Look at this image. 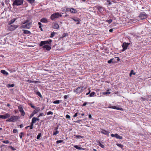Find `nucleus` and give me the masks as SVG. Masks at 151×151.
<instances>
[{
    "mask_svg": "<svg viewBox=\"0 0 151 151\" xmlns=\"http://www.w3.org/2000/svg\"><path fill=\"white\" fill-rule=\"evenodd\" d=\"M36 114V112H35V111L33 112L31 114L29 118V119L31 118L32 117L34 116V114Z\"/></svg>",
    "mask_w": 151,
    "mask_h": 151,
    "instance_id": "473e14b6",
    "label": "nucleus"
},
{
    "mask_svg": "<svg viewBox=\"0 0 151 151\" xmlns=\"http://www.w3.org/2000/svg\"><path fill=\"white\" fill-rule=\"evenodd\" d=\"M52 42V40L49 39L48 40L42 41L39 44V45L40 47H42L44 45H51V42Z\"/></svg>",
    "mask_w": 151,
    "mask_h": 151,
    "instance_id": "20e7f679",
    "label": "nucleus"
},
{
    "mask_svg": "<svg viewBox=\"0 0 151 151\" xmlns=\"http://www.w3.org/2000/svg\"><path fill=\"white\" fill-rule=\"evenodd\" d=\"M111 136L112 137H115L117 139H122L123 137L122 136L119 135L118 134L116 133L115 134H111Z\"/></svg>",
    "mask_w": 151,
    "mask_h": 151,
    "instance_id": "9d476101",
    "label": "nucleus"
},
{
    "mask_svg": "<svg viewBox=\"0 0 151 151\" xmlns=\"http://www.w3.org/2000/svg\"><path fill=\"white\" fill-rule=\"evenodd\" d=\"M132 74H133L134 75H135V73L134 72V71L133 70H132L130 72V73L129 74V76H131V75Z\"/></svg>",
    "mask_w": 151,
    "mask_h": 151,
    "instance_id": "79ce46f5",
    "label": "nucleus"
},
{
    "mask_svg": "<svg viewBox=\"0 0 151 151\" xmlns=\"http://www.w3.org/2000/svg\"><path fill=\"white\" fill-rule=\"evenodd\" d=\"M102 131H101V133L102 134H104L105 135H109V132H108L105 130L101 129Z\"/></svg>",
    "mask_w": 151,
    "mask_h": 151,
    "instance_id": "f3484780",
    "label": "nucleus"
},
{
    "mask_svg": "<svg viewBox=\"0 0 151 151\" xmlns=\"http://www.w3.org/2000/svg\"><path fill=\"white\" fill-rule=\"evenodd\" d=\"M112 20L111 19H110L109 20H106V22H108L109 24H110L112 22Z\"/></svg>",
    "mask_w": 151,
    "mask_h": 151,
    "instance_id": "a19ab883",
    "label": "nucleus"
},
{
    "mask_svg": "<svg viewBox=\"0 0 151 151\" xmlns=\"http://www.w3.org/2000/svg\"><path fill=\"white\" fill-rule=\"evenodd\" d=\"M22 25L21 26V28H24L29 29L30 28V25L32 24V21L31 19H27L23 22L22 23Z\"/></svg>",
    "mask_w": 151,
    "mask_h": 151,
    "instance_id": "f257e3e1",
    "label": "nucleus"
},
{
    "mask_svg": "<svg viewBox=\"0 0 151 151\" xmlns=\"http://www.w3.org/2000/svg\"><path fill=\"white\" fill-rule=\"evenodd\" d=\"M17 19V18H14L12 19L9 22V24L11 25Z\"/></svg>",
    "mask_w": 151,
    "mask_h": 151,
    "instance_id": "4be33fe9",
    "label": "nucleus"
},
{
    "mask_svg": "<svg viewBox=\"0 0 151 151\" xmlns=\"http://www.w3.org/2000/svg\"><path fill=\"white\" fill-rule=\"evenodd\" d=\"M35 109V110H34L33 112H36V114H37V112L39 111L40 110V109L39 107H37Z\"/></svg>",
    "mask_w": 151,
    "mask_h": 151,
    "instance_id": "cd10ccee",
    "label": "nucleus"
},
{
    "mask_svg": "<svg viewBox=\"0 0 151 151\" xmlns=\"http://www.w3.org/2000/svg\"><path fill=\"white\" fill-rule=\"evenodd\" d=\"M56 33H57L55 32H51V35L50 36V37L51 38L55 36V35Z\"/></svg>",
    "mask_w": 151,
    "mask_h": 151,
    "instance_id": "2f4dec72",
    "label": "nucleus"
},
{
    "mask_svg": "<svg viewBox=\"0 0 151 151\" xmlns=\"http://www.w3.org/2000/svg\"><path fill=\"white\" fill-rule=\"evenodd\" d=\"M59 131L58 130H55V132H54L53 133V135H55L59 133Z\"/></svg>",
    "mask_w": 151,
    "mask_h": 151,
    "instance_id": "4c0bfd02",
    "label": "nucleus"
},
{
    "mask_svg": "<svg viewBox=\"0 0 151 151\" xmlns=\"http://www.w3.org/2000/svg\"><path fill=\"white\" fill-rule=\"evenodd\" d=\"M74 136L76 137V138L78 139L83 138L84 137L83 136H81L78 135H74Z\"/></svg>",
    "mask_w": 151,
    "mask_h": 151,
    "instance_id": "c85d7f7f",
    "label": "nucleus"
},
{
    "mask_svg": "<svg viewBox=\"0 0 151 151\" xmlns=\"http://www.w3.org/2000/svg\"><path fill=\"white\" fill-rule=\"evenodd\" d=\"M36 94V95H37L38 96H39L41 98H42V97L41 94L40 93L39 91H37Z\"/></svg>",
    "mask_w": 151,
    "mask_h": 151,
    "instance_id": "7c9ffc66",
    "label": "nucleus"
},
{
    "mask_svg": "<svg viewBox=\"0 0 151 151\" xmlns=\"http://www.w3.org/2000/svg\"><path fill=\"white\" fill-rule=\"evenodd\" d=\"M18 27V25H12L10 26L9 27V29L11 31H12L16 29Z\"/></svg>",
    "mask_w": 151,
    "mask_h": 151,
    "instance_id": "1a4fd4ad",
    "label": "nucleus"
},
{
    "mask_svg": "<svg viewBox=\"0 0 151 151\" xmlns=\"http://www.w3.org/2000/svg\"><path fill=\"white\" fill-rule=\"evenodd\" d=\"M60 101L59 100H56L53 102V103L54 104H59L60 103Z\"/></svg>",
    "mask_w": 151,
    "mask_h": 151,
    "instance_id": "c03bdc74",
    "label": "nucleus"
},
{
    "mask_svg": "<svg viewBox=\"0 0 151 151\" xmlns=\"http://www.w3.org/2000/svg\"><path fill=\"white\" fill-rule=\"evenodd\" d=\"M73 146H74V147L76 149H78V150H87L86 148H82L81 147H79L77 145H74Z\"/></svg>",
    "mask_w": 151,
    "mask_h": 151,
    "instance_id": "a211bd4d",
    "label": "nucleus"
},
{
    "mask_svg": "<svg viewBox=\"0 0 151 151\" xmlns=\"http://www.w3.org/2000/svg\"><path fill=\"white\" fill-rule=\"evenodd\" d=\"M82 122V120H79L77 121H75V122L76 123H78L79 124H81V122Z\"/></svg>",
    "mask_w": 151,
    "mask_h": 151,
    "instance_id": "bf43d9fd",
    "label": "nucleus"
},
{
    "mask_svg": "<svg viewBox=\"0 0 151 151\" xmlns=\"http://www.w3.org/2000/svg\"><path fill=\"white\" fill-rule=\"evenodd\" d=\"M40 21L42 23H47L48 22V21L47 19L45 18H42L40 20Z\"/></svg>",
    "mask_w": 151,
    "mask_h": 151,
    "instance_id": "6ab92c4d",
    "label": "nucleus"
},
{
    "mask_svg": "<svg viewBox=\"0 0 151 151\" xmlns=\"http://www.w3.org/2000/svg\"><path fill=\"white\" fill-rule=\"evenodd\" d=\"M45 116V115L43 114V113H41L40 114L38 115V117H40L41 116Z\"/></svg>",
    "mask_w": 151,
    "mask_h": 151,
    "instance_id": "052dcab7",
    "label": "nucleus"
},
{
    "mask_svg": "<svg viewBox=\"0 0 151 151\" xmlns=\"http://www.w3.org/2000/svg\"><path fill=\"white\" fill-rule=\"evenodd\" d=\"M129 44L130 43H123V44L122 45V47H123L122 51H124L126 50L127 49L128 46L129 45Z\"/></svg>",
    "mask_w": 151,
    "mask_h": 151,
    "instance_id": "6e6552de",
    "label": "nucleus"
},
{
    "mask_svg": "<svg viewBox=\"0 0 151 151\" xmlns=\"http://www.w3.org/2000/svg\"><path fill=\"white\" fill-rule=\"evenodd\" d=\"M53 114V113L51 111H49L47 113V115H50V114L51 115H52Z\"/></svg>",
    "mask_w": 151,
    "mask_h": 151,
    "instance_id": "603ef678",
    "label": "nucleus"
},
{
    "mask_svg": "<svg viewBox=\"0 0 151 151\" xmlns=\"http://www.w3.org/2000/svg\"><path fill=\"white\" fill-rule=\"evenodd\" d=\"M2 142L3 143H5V144H8L9 142V141L7 140L3 141Z\"/></svg>",
    "mask_w": 151,
    "mask_h": 151,
    "instance_id": "4d7b16f0",
    "label": "nucleus"
},
{
    "mask_svg": "<svg viewBox=\"0 0 151 151\" xmlns=\"http://www.w3.org/2000/svg\"><path fill=\"white\" fill-rule=\"evenodd\" d=\"M114 60V58L111 59L110 60L108 61V63L109 64L112 63V60Z\"/></svg>",
    "mask_w": 151,
    "mask_h": 151,
    "instance_id": "de8ad7c7",
    "label": "nucleus"
},
{
    "mask_svg": "<svg viewBox=\"0 0 151 151\" xmlns=\"http://www.w3.org/2000/svg\"><path fill=\"white\" fill-rule=\"evenodd\" d=\"M65 117H66V119H70V115H68V114H67V115H66V116Z\"/></svg>",
    "mask_w": 151,
    "mask_h": 151,
    "instance_id": "13d9d810",
    "label": "nucleus"
},
{
    "mask_svg": "<svg viewBox=\"0 0 151 151\" xmlns=\"http://www.w3.org/2000/svg\"><path fill=\"white\" fill-rule=\"evenodd\" d=\"M29 3L32 4L35 2V0H27Z\"/></svg>",
    "mask_w": 151,
    "mask_h": 151,
    "instance_id": "ea45409f",
    "label": "nucleus"
},
{
    "mask_svg": "<svg viewBox=\"0 0 151 151\" xmlns=\"http://www.w3.org/2000/svg\"><path fill=\"white\" fill-rule=\"evenodd\" d=\"M19 112L21 113V115L22 116H24L25 114V112L23 110L22 107L21 106L19 105Z\"/></svg>",
    "mask_w": 151,
    "mask_h": 151,
    "instance_id": "ddd939ff",
    "label": "nucleus"
},
{
    "mask_svg": "<svg viewBox=\"0 0 151 151\" xmlns=\"http://www.w3.org/2000/svg\"><path fill=\"white\" fill-rule=\"evenodd\" d=\"M62 16V15L58 12L54 13L52 14L50 17L51 20L53 21L55 19L59 18Z\"/></svg>",
    "mask_w": 151,
    "mask_h": 151,
    "instance_id": "7ed1b4c3",
    "label": "nucleus"
},
{
    "mask_svg": "<svg viewBox=\"0 0 151 151\" xmlns=\"http://www.w3.org/2000/svg\"><path fill=\"white\" fill-rule=\"evenodd\" d=\"M108 108H112V109H118L117 107H116L115 106H109L108 107Z\"/></svg>",
    "mask_w": 151,
    "mask_h": 151,
    "instance_id": "f704fd0d",
    "label": "nucleus"
},
{
    "mask_svg": "<svg viewBox=\"0 0 151 151\" xmlns=\"http://www.w3.org/2000/svg\"><path fill=\"white\" fill-rule=\"evenodd\" d=\"M29 106L32 108L34 109H35L36 107H35V106H33L32 104L31 103H30L29 104Z\"/></svg>",
    "mask_w": 151,
    "mask_h": 151,
    "instance_id": "09e8293b",
    "label": "nucleus"
},
{
    "mask_svg": "<svg viewBox=\"0 0 151 151\" xmlns=\"http://www.w3.org/2000/svg\"><path fill=\"white\" fill-rule=\"evenodd\" d=\"M105 1H106V2L105 3L106 5H107L109 6L110 5L112 4V3L111 2V1L109 0H104Z\"/></svg>",
    "mask_w": 151,
    "mask_h": 151,
    "instance_id": "5701e85b",
    "label": "nucleus"
},
{
    "mask_svg": "<svg viewBox=\"0 0 151 151\" xmlns=\"http://www.w3.org/2000/svg\"><path fill=\"white\" fill-rule=\"evenodd\" d=\"M87 104V103L86 102H85L83 104L82 106H85Z\"/></svg>",
    "mask_w": 151,
    "mask_h": 151,
    "instance_id": "338daca9",
    "label": "nucleus"
},
{
    "mask_svg": "<svg viewBox=\"0 0 151 151\" xmlns=\"http://www.w3.org/2000/svg\"><path fill=\"white\" fill-rule=\"evenodd\" d=\"M23 134H24L23 133V132L21 133L20 135H19V137L21 139L22 138V135Z\"/></svg>",
    "mask_w": 151,
    "mask_h": 151,
    "instance_id": "69168bd1",
    "label": "nucleus"
},
{
    "mask_svg": "<svg viewBox=\"0 0 151 151\" xmlns=\"http://www.w3.org/2000/svg\"><path fill=\"white\" fill-rule=\"evenodd\" d=\"M22 31H23V33L25 34L30 35L31 32L27 30L22 29Z\"/></svg>",
    "mask_w": 151,
    "mask_h": 151,
    "instance_id": "aec40b11",
    "label": "nucleus"
},
{
    "mask_svg": "<svg viewBox=\"0 0 151 151\" xmlns=\"http://www.w3.org/2000/svg\"><path fill=\"white\" fill-rule=\"evenodd\" d=\"M40 81H33V83H40Z\"/></svg>",
    "mask_w": 151,
    "mask_h": 151,
    "instance_id": "864d4df0",
    "label": "nucleus"
},
{
    "mask_svg": "<svg viewBox=\"0 0 151 151\" xmlns=\"http://www.w3.org/2000/svg\"><path fill=\"white\" fill-rule=\"evenodd\" d=\"M97 142L98 143V145L102 148H104V145L102 144L99 141H97Z\"/></svg>",
    "mask_w": 151,
    "mask_h": 151,
    "instance_id": "a878e982",
    "label": "nucleus"
},
{
    "mask_svg": "<svg viewBox=\"0 0 151 151\" xmlns=\"http://www.w3.org/2000/svg\"><path fill=\"white\" fill-rule=\"evenodd\" d=\"M147 17V15L144 12H140L139 16V17L140 18L141 20H143L146 19Z\"/></svg>",
    "mask_w": 151,
    "mask_h": 151,
    "instance_id": "423d86ee",
    "label": "nucleus"
},
{
    "mask_svg": "<svg viewBox=\"0 0 151 151\" xmlns=\"http://www.w3.org/2000/svg\"><path fill=\"white\" fill-rule=\"evenodd\" d=\"M68 33H64L62 35V38H63L67 36H68Z\"/></svg>",
    "mask_w": 151,
    "mask_h": 151,
    "instance_id": "72a5a7b5",
    "label": "nucleus"
},
{
    "mask_svg": "<svg viewBox=\"0 0 151 151\" xmlns=\"http://www.w3.org/2000/svg\"><path fill=\"white\" fill-rule=\"evenodd\" d=\"M13 6V10L14 12L18 13L19 9L17 7L19 6V0H14L12 4Z\"/></svg>",
    "mask_w": 151,
    "mask_h": 151,
    "instance_id": "f03ea898",
    "label": "nucleus"
},
{
    "mask_svg": "<svg viewBox=\"0 0 151 151\" xmlns=\"http://www.w3.org/2000/svg\"><path fill=\"white\" fill-rule=\"evenodd\" d=\"M18 131L17 129H14L13 130V132L14 133H17Z\"/></svg>",
    "mask_w": 151,
    "mask_h": 151,
    "instance_id": "6e6d98bb",
    "label": "nucleus"
},
{
    "mask_svg": "<svg viewBox=\"0 0 151 151\" xmlns=\"http://www.w3.org/2000/svg\"><path fill=\"white\" fill-rule=\"evenodd\" d=\"M72 19H73L75 22H76V24H80V22L81 21L80 19L79 18L76 17V18H71Z\"/></svg>",
    "mask_w": 151,
    "mask_h": 151,
    "instance_id": "f8f14e48",
    "label": "nucleus"
},
{
    "mask_svg": "<svg viewBox=\"0 0 151 151\" xmlns=\"http://www.w3.org/2000/svg\"><path fill=\"white\" fill-rule=\"evenodd\" d=\"M14 86V84L13 83L12 84H8L6 85V87L8 88H10L12 87H13Z\"/></svg>",
    "mask_w": 151,
    "mask_h": 151,
    "instance_id": "bb28decb",
    "label": "nucleus"
},
{
    "mask_svg": "<svg viewBox=\"0 0 151 151\" xmlns=\"http://www.w3.org/2000/svg\"><path fill=\"white\" fill-rule=\"evenodd\" d=\"M116 145L118 146L119 147L121 148L123 150V147H124V146L123 145H122L121 144H119V143H116Z\"/></svg>",
    "mask_w": 151,
    "mask_h": 151,
    "instance_id": "c756f323",
    "label": "nucleus"
},
{
    "mask_svg": "<svg viewBox=\"0 0 151 151\" xmlns=\"http://www.w3.org/2000/svg\"><path fill=\"white\" fill-rule=\"evenodd\" d=\"M70 8H66L65 9H64L65 12H70Z\"/></svg>",
    "mask_w": 151,
    "mask_h": 151,
    "instance_id": "8fccbe9b",
    "label": "nucleus"
},
{
    "mask_svg": "<svg viewBox=\"0 0 151 151\" xmlns=\"http://www.w3.org/2000/svg\"><path fill=\"white\" fill-rule=\"evenodd\" d=\"M10 117V114H8L6 113L4 115H2V119H6L7 118H9Z\"/></svg>",
    "mask_w": 151,
    "mask_h": 151,
    "instance_id": "4468645a",
    "label": "nucleus"
},
{
    "mask_svg": "<svg viewBox=\"0 0 151 151\" xmlns=\"http://www.w3.org/2000/svg\"><path fill=\"white\" fill-rule=\"evenodd\" d=\"M11 117L12 118V122H13L16 121L18 119L17 116H12Z\"/></svg>",
    "mask_w": 151,
    "mask_h": 151,
    "instance_id": "2eb2a0df",
    "label": "nucleus"
},
{
    "mask_svg": "<svg viewBox=\"0 0 151 151\" xmlns=\"http://www.w3.org/2000/svg\"><path fill=\"white\" fill-rule=\"evenodd\" d=\"M6 122H12V118L11 117H10L9 118H8L6 120Z\"/></svg>",
    "mask_w": 151,
    "mask_h": 151,
    "instance_id": "5fc2aeb1",
    "label": "nucleus"
},
{
    "mask_svg": "<svg viewBox=\"0 0 151 151\" xmlns=\"http://www.w3.org/2000/svg\"><path fill=\"white\" fill-rule=\"evenodd\" d=\"M84 88V87H78L76 90H74V91L77 93H80L83 91V89Z\"/></svg>",
    "mask_w": 151,
    "mask_h": 151,
    "instance_id": "0eeeda50",
    "label": "nucleus"
},
{
    "mask_svg": "<svg viewBox=\"0 0 151 151\" xmlns=\"http://www.w3.org/2000/svg\"><path fill=\"white\" fill-rule=\"evenodd\" d=\"M70 12L72 13H76L77 12V11L75 9L73 8H70Z\"/></svg>",
    "mask_w": 151,
    "mask_h": 151,
    "instance_id": "b1692460",
    "label": "nucleus"
},
{
    "mask_svg": "<svg viewBox=\"0 0 151 151\" xmlns=\"http://www.w3.org/2000/svg\"><path fill=\"white\" fill-rule=\"evenodd\" d=\"M95 93L94 92H92L90 94L89 96L90 97H91L93 96L95 94Z\"/></svg>",
    "mask_w": 151,
    "mask_h": 151,
    "instance_id": "a18cd8bd",
    "label": "nucleus"
},
{
    "mask_svg": "<svg viewBox=\"0 0 151 151\" xmlns=\"http://www.w3.org/2000/svg\"><path fill=\"white\" fill-rule=\"evenodd\" d=\"M34 124V123L32 122L30 124V125L28 126V127H30V129H32Z\"/></svg>",
    "mask_w": 151,
    "mask_h": 151,
    "instance_id": "c9c22d12",
    "label": "nucleus"
},
{
    "mask_svg": "<svg viewBox=\"0 0 151 151\" xmlns=\"http://www.w3.org/2000/svg\"><path fill=\"white\" fill-rule=\"evenodd\" d=\"M36 117H34L32 118V122L34 123H35L36 122Z\"/></svg>",
    "mask_w": 151,
    "mask_h": 151,
    "instance_id": "37998d69",
    "label": "nucleus"
},
{
    "mask_svg": "<svg viewBox=\"0 0 151 151\" xmlns=\"http://www.w3.org/2000/svg\"><path fill=\"white\" fill-rule=\"evenodd\" d=\"M78 114L79 115H80V114L79 113V114H78V113H76L73 116V117H76V116H77V114Z\"/></svg>",
    "mask_w": 151,
    "mask_h": 151,
    "instance_id": "680f3d73",
    "label": "nucleus"
},
{
    "mask_svg": "<svg viewBox=\"0 0 151 151\" xmlns=\"http://www.w3.org/2000/svg\"><path fill=\"white\" fill-rule=\"evenodd\" d=\"M42 47L43 50H46L47 51L50 50L51 48L50 46L47 45H44Z\"/></svg>",
    "mask_w": 151,
    "mask_h": 151,
    "instance_id": "9b49d317",
    "label": "nucleus"
},
{
    "mask_svg": "<svg viewBox=\"0 0 151 151\" xmlns=\"http://www.w3.org/2000/svg\"><path fill=\"white\" fill-rule=\"evenodd\" d=\"M1 73L3 74L5 76H7L8 75V73L4 70H1Z\"/></svg>",
    "mask_w": 151,
    "mask_h": 151,
    "instance_id": "412c9836",
    "label": "nucleus"
},
{
    "mask_svg": "<svg viewBox=\"0 0 151 151\" xmlns=\"http://www.w3.org/2000/svg\"><path fill=\"white\" fill-rule=\"evenodd\" d=\"M8 147L9 148L11 149L12 150V151H14L16 150V149L11 146H9Z\"/></svg>",
    "mask_w": 151,
    "mask_h": 151,
    "instance_id": "e433bc0d",
    "label": "nucleus"
},
{
    "mask_svg": "<svg viewBox=\"0 0 151 151\" xmlns=\"http://www.w3.org/2000/svg\"><path fill=\"white\" fill-rule=\"evenodd\" d=\"M110 90H111L110 89H108L106 91L104 92H103L102 93H103V94L104 95H108L111 92H109V91H110Z\"/></svg>",
    "mask_w": 151,
    "mask_h": 151,
    "instance_id": "393cba45",
    "label": "nucleus"
},
{
    "mask_svg": "<svg viewBox=\"0 0 151 151\" xmlns=\"http://www.w3.org/2000/svg\"><path fill=\"white\" fill-rule=\"evenodd\" d=\"M68 97V95H65L64 96V98L65 99H66Z\"/></svg>",
    "mask_w": 151,
    "mask_h": 151,
    "instance_id": "774afa93",
    "label": "nucleus"
},
{
    "mask_svg": "<svg viewBox=\"0 0 151 151\" xmlns=\"http://www.w3.org/2000/svg\"><path fill=\"white\" fill-rule=\"evenodd\" d=\"M59 26L58 24L54 23L52 26V27L53 29H58L59 28Z\"/></svg>",
    "mask_w": 151,
    "mask_h": 151,
    "instance_id": "dca6fc26",
    "label": "nucleus"
},
{
    "mask_svg": "<svg viewBox=\"0 0 151 151\" xmlns=\"http://www.w3.org/2000/svg\"><path fill=\"white\" fill-rule=\"evenodd\" d=\"M23 2L25 3H26L23 0H19V6L23 4Z\"/></svg>",
    "mask_w": 151,
    "mask_h": 151,
    "instance_id": "49530a36",
    "label": "nucleus"
},
{
    "mask_svg": "<svg viewBox=\"0 0 151 151\" xmlns=\"http://www.w3.org/2000/svg\"><path fill=\"white\" fill-rule=\"evenodd\" d=\"M41 133H39L37 137V139H40V137L41 136Z\"/></svg>",
    "mask_w": 151,
    "mask_h": 151,
    "instance_id": "58836bf2",
    "label": "nucleus"
},
{
    "mask_svg": "<svg viewBox=\"0 0 151 151\" xmlns=\"http://www.w3.org/2000/svg\"><path fill=\"white\" fill-rule=\"evenodd\" d=\"M27 82H29V83H33V81L30 80H28L27 81Z\"/></svg>",
    "mask_w": 151,
    "mask_h": 151,
    "instance_id": "0e129e2a",
    "label": "nucleus"
},
{
    "mask_svg": "<svg viewBox=\"0 0 151 151\" xmlns=\"http://www.w3.org/2000/svg\"><path fill=\"white\" fill-rule=\"evenodd\" d=\"M63 142V140H57L56 141V143L57 144H59L60 143Z\"/></svg>",
    "mask_w": 151,
    "mask_h": 151,
    "instance_id": "3c124183",
    "label": "nucleus"
},
{
    "mask_svg": "<svg viewBox=\"0 0 151 151\" xmlns=\"http://www.w3.org/2000/svg\"><path fill=\"white\" fill-rule=\"evenodd\" d=\"M94 7L96 8V9L98 10V11L101 14H102L103 13L104 10V9H105V8L102 6H99L98 5L95 6Z\"/></svg>",
    "mask_w": 151,
    "mask_h": 151,
    "instance_id": "39448f33",
    "label": "nucleus"
},
{
    "mask_svg": "<svg viewBox=\"0 0 151 151\" xmlns=\"http://www.w3.org/2000/svg\"><path fill=\"white\" fill-rule=\"evenodd\" d=\"M9 0H5V4L7 5L9 4Z\"/></svg>",
    "mask_w": 151,
    "mask_h": 151,
    "instance_id": "e2e57ef3",
    "label": "nucleus"
}]
</instances>
